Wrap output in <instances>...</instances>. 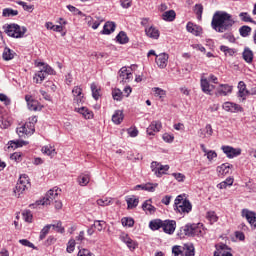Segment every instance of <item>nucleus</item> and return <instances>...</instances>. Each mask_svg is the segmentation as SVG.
<instances>
[{
  "mask_svg": "<svg viewBox=\"0 0 256 256\" xmlns=\"http://www.w3.org/2000/svg\"><path fill=\"white\" fill-rule=\"evenodd\" d=\"M115 22L108 21L105 23L103 30L101 31L102 35H111L115 31L116 28Z\"/></svg>",
  "mask_w": 256,
  "mask_h": 256,
  "instance_id": "nucleus-20",
  "label": "nucleus"
},
{
  "mask_svg": "<svg viewBox=\"0 0 256 256\" xmlns=\"http://www.w3.org/2000/svg\"><path fill=\"white\" fill-rule=\"evenodd\" d=\"M222 107H223L224 111H228L230 113L243 112V107H241V105L235 104L233 102H225Z\"/></svg>",
  "mask_w": 256,
  "mask_h": 256,
  "instance_id": "nucleus-10",
  "label": "nucleus"
},
{
  "mask_svg": "<svg viewBox=\"0 0 256 256\" xmlns=\"http://www.w3.org/2000/svg\"><path fill=\"white\" fill-rule=\"evenodd\" d=\"M2 15L4 17H16V15H19V11L13 10L11 8H5L3 9Z\"/></svg>",
  "mask_w": 256,
  "mask_h": 256,
  "instance_id": "nucleus-33",
  "label": "nucleus"
},
{
  "mask_svg": "<svg viewBox=\"0 0 256 256\" xmlns=\"http://www.w3.org/2000/svg\"><path fill=\"white\" fill-rule=\"evenodd\" d=\"M124 116H123V111L121 110H116L114 115H112V121L115 123V125H121L123 122Z\"/></svg>",
  "mask_w": 256,
  "mask_h": 256,
  "instance_id": "nucleus-23",
  "label": "nucleus"
},
{
  "mask_svg": "<svg viewBox=\"0 0 256 256\" xmlns=\"http://www.w3.org/2000/svg\"><path fill=\"white\" fill-rule=\"evenodd\" d=\"M37 105H38L37 101L31 100V102L28 103V109L30 111H37Z\"/></svg>",
  "mask_w": 256,
  "mask_h": 256,
  "instance_id": "nucleus-60",
  "label": "nucleus"
},
{
  "mask_svg": "<svg viewBox=\"0 0 256 256\" xmlns=\"http://www.w3.org/2000/svg\"><path fill=\"white\" fill-rule=\"evenodd\" d=\"M72 95L74 96V103H76V105H83L85 100H83V89H81V87L75 86L72 89Z\"/></svg>",
  "mask_w": 256,
  "mask_h": 256,
  "instance_id": "nucleus-9",
  "label": "nucleus"
},
{
  "mask_svg": "<svg viewBox=\"0 0 256 256\" xmlns=\"http://www.w3.org/2000/svg\"><path fill=\"white\" fill-rule=\"evenodd\" d=\"M66 251L67 253H73L75 251V240H69Z\"/></svg>",
  "mask_w": 256,
  "mask_h": 256,
  "instance_id": "nucleus-53",
  "label": "nucleus"
},
{
  "mask_svg": "<svg viewBox=\"0 0 256 256\" xmlns=\"http://www.w3.org/2000/svg\"><path fill=\"white\" fill-rule=\"evenodd\" d=\"M220 51L224 53V55H229L230 57H233L237 51L233 48H229L228 46H220Z\"/></svg>",
  "mask_w": 256,
  "mask_h": 256,
  "instance_id": "nucleus-32",
  "label": "nucleus"
},
{
  "mask_svg": "<svg viewBox=\"0 0 256 256\" xmlns=\"http://www.w3.org/2000/svg\"><path fill=\"white\" fill-rule=\"evenodd\" d=\"M58 191H61V189L57 187L50 189L42 200L36 201V204L30 205V207H35V205H51V201L57 199L59 195Z\"/></svg>",
  "mask_w": 256,
  "mask_h": 256,
  "instance_id": "nucleus-4",
  "label": "nucleus"
},
{
  "mask_svg": "<svg viewBox=\"0 0 256 256\" xmlns=\"http://www.w3.org/2000/svg\"><path fill=\"white\" fill-rule=\"evenodd\" d=\"M175 17H177V13H175V10H169L162 14V19L164 21H175Z\"/></svg>",
  "mask_w": 256,
  "mask_h": 256,
  "instance_id": "nucleus-28",
  "label": "nucleus"
},
{
  "mask_svg": "<svg viewBox=\"0 0 256 256\" xmlns=\"http://www.w3.org/2000/svg\"><path fill=\"white\" fill-rule=\"evenodd\" d=\"M23 219L24 221H26V223H31L33 221V214L31 213L30 210H25L22 213Z\"/></svg>",
  "mask_w": 256,
  "mask_h": 256,
  "instance_id": "nucleus-43",
  "label": "nucleus"
},
{
  "mask_svg": "<svg viewBox=\"0 0 256 256\" xmlns=\"http://www.w3.org/2000/svg\"><path fill=\"white\" fill-rule=\"evenodd\" d=\"M162 139L163 141H165V143H173V141L175 140V136L169 133H164Z\"/></svg>",
  "mask_w": 256,
  "mask_h": 256,
  "instance_id": "nucleus-51",
  "label": "nucleus"
},
{
  "mask_svg": "<svg viewBox=\"0 0 256 256\" xmlns=\"http://www.w3.org/2000/svg\"><path fill=\"white\" fill-rule=\"evenodd\" d=\"M242 217H245V219H247L248 223H250V225L256 229V214H255V212L250 211L249 209H243Z\"/></svg>",
  "mask_w": 256,
  "mask_h": 256,
  "instance_id": "nucleus-12",
  "label": "nucleus"
},
{
  "mask_svg": "<svg viewBox=\"0 0 256 256\" xmlns=\"http://www.w3.org/2000/svg\"><path fill=\"white\" fill-rule=\"evenodd\" d=\"M18 5H21L23 7L24 11H31V10H33V5H27L23 1H19Z\"/></svg>",
  "mask_w": 256,
  "mask_h": 256,
  "instance_id": "nucleus-63",
  "label": "nucleus"
},
{
  "mask_svg": "<svg viewBox=\"0 0 256 256\" xmlns=\"http://www.w3.org/2000/svg\"><path fill=\"white\" fill-rule=\"evenodd\" d=\"M116 41L120 43V45H125L129 43V37H127V33L124 31H120L119 34L116 36Z\"/></svg>",
  "mask_w": 256,
  "mask_h": 256,
  "instance_id": "nucleus-27",
  "label": "nucleus"
},
{
  "mask_svg": "<svg viewBox=\"0 0 256 256\" xmlns=\"http://www.w3.org/2000/svg\"><path fill=\"white\" fill-rule=\"evenodd\" d=\"M77 112L83 115L85 119H93V111L89 110L87 107L78 108Z\"/></svg>",
  "mask_w": 256,
  "mask_h": 256,
  "instance_id": "nucleus-26",
  "label": "nucleus"
},
{
  "mask_svg": "<svg viewBox=\"0 0 256 256\" xmlns=\"http://www.w3.org/2000/svg\"><path fill=\"white\" fill-rule=\"evenodd\" d=\"M200 86L203 93H205L206 95H211V92L213 91V89L211 88V84H209V80H207V78H204V77L201 78Z\"/></svg>",
  "mask_w": 256,
  "mask_h": 256,
  "instance_id": "nucleus-18",
  "label": "nucleus"
},
{
  "mask_svg": "<svg viewBox=\"0 0 256 256\" xmlns=\"http://www.w3.org/2000/svg\"><path fill=\"white\" fill-rule=\"evenodd\" d=\"M92 97L95 101L99 100V90L97 89V85L95 83L91 84Z\"/></svg>",
  "mask_w": 256,
  "mask_h": 256,
  "instance_id": "nucleus-50",
  "label": "nucleus"
},
{
  "mask_svg": "<svg viewBox=\"0 0 256 256\" xmlns=\"http://www.w3.org/2000/svg\"><path fill=\"white\" fill-rule=\"evenodd\" d=\"M154 93L156 97H159L160 99H163L165 97V90L161 88H154Z\"/></svg>",
  "mask_w": 256,
  "mask_h": 256,
  "instance_id": "nucleus-56",
  "label": "nucleus"
},
{
  "mask_svg": "<svg viewBox=\"0 0 256 256\" xmlns=\"http://www.w3.org/2000/svg\"><path fill=\"white\" fill-rule=\"evenodd\" d=\"M42 153H44V155H48V157H55V155H57L55 148L51 145L42 147Z\"/></svg>",
  "mask_w": 256,
  "mask_h": 256,
  "instance_id": "nucleus-29",
  "label": "nucleus"
},
{
  "mask_svg": "<svg viewBox=\"0 0 256 256\" xmlns=\"http://www.w3.org/2000/svg\"><path fill=\"white\" fill-rule=\"evenodd\" d=\"M242 57L246 63H253V51L249 48H244Z\"/></svg>",
  "mask_w": 256,
  "mask_h": 256,
  "instance_id": "nucleus-25",
  "label": "nucleus"
},
{
  "mask_svg": "<svg viewBox=\"0 0 256 256\" xmlns=\"http://www.w3.org/2000/svg\"><path fill=\"white\" fill-rule=\"evenodd\" d=\"M194 13L197 15V19L201 21L203 17V5L196 4L194 7Z\"/></svg>",
  "mask_w": 256,
  "mask_h": 256,
  "instance_id": "nucleus-39",
  "label": "nucleus"
},
{
  "mask_svg": "<svg viewBox=\"0 0 256 256\" xmlns=\"http://www.w3.org/2000/svg\"><path fill=\"white\" fill-rule=\"evenodd\" d=\"M186 29L188 33H192V35H195L196 37L201 35V27L193 24L192 22H188L186 25Z\"/></svg>",
  "mask_w": 256,
  "mask_h": 256,
  "instance_id": "nucleus-21",
  "label": "nucleus"
},
{
  "mask_svg": "<svg viewBox=\"0 0 256 256\" xmlns=\"http://www.w3.org/2000/svg\"><path fill=\"white\" fill-rule=\"evenodd\" d=\"M27 127H29V124H25L19 128H17L18 135H29L31 131L27 130Z\"/></svg>",
  "mask_w": 256,
  "mask_h": 256,
  "instance_id": "nucleus-48",
  "label": "nucleus"
},
{
  "mask_svg": "<svg viewBox=\"0 0 256 256\" xmlns=\"http://www.w3.org/2000/svg\"><path fill=\"white\" fill-rule=\"evenodd\" d=\"M239 33L241 37H249L251 35V27L244 25L239 28Z\"/></svg>",
  "mask_w": 256,
  "mask_h": 256,
  "instance_id": "nucleus-36",
  "label": "nucleus"
},
{
  "mask_svg": "<svg viewBox=\"0 0 256 256\" xmlns=\"http://www.w3.org/2000/svg\"><path fill=\"white\" fill-rule=\"evenodd\" d=\"M223 153L228 157V159H233L234 157H239L241 155V148H233L231 146H222Z\"/></svg>",
  "mask_w": 256,
  "mask_h": 256,
  "instance_id": "nucleus-7",
  "label": "nucleus"
},
{
  "mask_svg": "<svg viewBox=\"0 0 256 256\" xmlns=\"http://www.w3.org/2000/svg\"><path fill=\"white\" fill-rule=\"evenodd\" d=\"M29 184V176L27 174H22L19 178L18 183L16 184V189L14 190V193H18V195H21L25 189H27Z\"/></svg>",
  "mask_w": 256,
  "mask_h": 256,
  "instance_id": "nucleus-6",
  "label": "nucleus"
},
{
  "mask_svg": "<svg viewBox=\"0 0 256 256\" xmlns=\"http://www.w3.org/2000/svg\"><path fill=\"white\" fill-rule=\"evenodd\" d=\"M169 61V54L167 53H161L159 55H156V64L160 69H165L167 67V63Z\"/></svg>",
  "mask_w": 256,
  "mask_h": 256,
  "instance_id": "nucleus-14",
  "label": "nucleus"
},
{
  "mask_svg": "<svg viewBox=\"0 0 256 256\" xmlns=\"http://www.w3.org/2000/svg\"><path fill=\"white\" fill-rule=\"evenodd\" d=\"M45 77H47V74L45 73V71H43V69H41L34 76V81H36V83H41L42 81H45Z\"/></svg>",
  "mask_w": 256,
  "mask_h": 256,
  "instance_id": "nucleus-37",
  "label": "nucleus"
},
{
  "mask_svg": "<svg viewBox=\"0 0 256 256\" xmlns=\"http://www.w3.org/2000/svg\"><path fill=\"white\" fill-rule=\"evenodd\" d=\"M207 219H209V221H211L212 223H216L217 221V215L215 214L214 211H210V212H207V215H206Z\"/></svg>",
  "mask_w": 256,
  "mask_h": 256,
  "instance_id": "nucleus-55",
  "label": "nucleus"
},
{
  "mask_svg": "<svg viewBox=\"0 0 256 256\" xmlns=\"http://www.w3.org/2000/svg\"><path fill=\"white\" fill-rule=\"evenodd\" d=\"M53 229L57 231V233H65V228L63 227V224L61 221H58L56 224H50Z\"/></svg>",
  "mask_w": 256,
  "mask_h": 256,
  "instance_id": "nucleus-47",
  "label": "nucleus"
},
{
  "mask_svg": "<svg viewBox=\"0 0 256 256\" xmlns=\"http://www.w3.org/2000/svg\"><path fill=\"white\" fill-rule=\"evenodd\" d=\"M235 25L233 16L225 11H216L212 17L211 27L216 33H225V31H231V28Z\"/></svg>",
  "mask_w": 256,
  "mask_h": 256,
  "instance_id": "nucleus-1",
  "label": "nucleus"
},
{
  "mask_svg": "<svg viewBox=\"0 0 256 256\" xmlns=\"http://www.w3.org/2000/svg\"><path fill=\"white\" fill-rule=\"evenodd\" d=\"M174 207L175 210L181 214L191 213V210L193 209L191 202L188 199H184L182 195L176 197Z\"/></svg>",
  "mask_w": 256,
  "mask_h": 256,
  "instance_id": "nucleus-3",
  "label": "nucleus"
},
{
  "mask_svg": "<svg viewBox=\"0 0 256 256\" xmlns=\"http://www.w3.org/2000/svg\"><path fill=\"white\" fill-rule=\"evenodd\" d=\"M38 65H41V67H43L42 71H44L46 75H55V70H53L51 66L45 65L43 62L38 63Z\"/></svg>",
  "mask_w": 256,
  "mask_h": 256,
  "instance_id": "nucleus-38",
  "label": "nucleus"
},
{
  "mask_svg": "<svg viewBox=\"0 0 256 256\" xmlns=\"http://www.w3.org/2000/svg\"><path fill=\"white\" fill-rule=\"evenodd\" d=\"M19 243L24 247H30V249H35V245L27 239H21L19 240Z\"/></svg>",
  "mask_w": 256,
  "mask_h": 256,
  "instance_id": "nucleus-54",
  "label": "nucleus"
},
{
  "mask_svg": "<svg viewBox=\"0 0 256 256\" xmlns=\"http://www.w3.org/2000/svg\"><path fill=\"white\" fill-rule=\"evenodd\" d=\"M159 186V184L155 183H147L144 184V191H149V193H154L155 189H157V187Z\"/></svg>",
  "mask_w": 256,
  "mask_h": 256,
  "instance_id": "nucleus-44",
  "label": "nucleus"
},
{
  "mask_svg": "<svg viewBox=\"0 0 256 256\" xmlns=\"http://www.w3.org/2000/svg\"><path fill=\"white\" fill-rule=\"evenodd\" d=\"M229 249V246H227L226 244H217L216 245V251L214 252V256H233V254H231V252H227V250Z\"/></svg>",
  "mask_w": 256,
  "mask_h": 256,
  "instance_id": "nucleus-13",
  "label": "nucleus"
},
{
  "mask_svg": "<svg viewBox=\"0 0 256 256\" xmlns=\"http://www.w3.org/2000/svg\"><path fill=\"white\" fill-rule=\"evenodd\" d=\"M10 159H12V161H16V163H19L21 161V152L11 154Z\"/></svg>",
  "mask_w": 256,
  "mask_h": 256,
  "instance_id": "nucleus-59",
  "label": "nucleus"
},
{
  "mask_svg": "<svg viewBox=\"0 0 256 256\" xmlns=\"http://www.w3.org/2000/svg\"><path fill=\"white\" fill-rule=\"evenodd\" d=\"M229 93H233V86L229 84H220V88L217 89L216 95L227 97Z\"/></svg>",
  "mask_w": 256,
  "mask_h": 256,
  "instance_id": "nucleus-15",
  "label": "nucleus"
},
{
  "mask_svg": "<svg viewBox=\"0 0 256 256\" xmlns=\"http://www.w3.org/2000/svg\"><path fill=\"white\" fill-rule=\"evenodd\" d=\"M128 249H130V251H135V249H137V242L130 240L127 244Z\"/></svg>",
  "mask_w": 256,
  "mask_h": 256,
  "instance_id": "nucleus-62",
  "label": "nucleus"
},
{
  "mask_svg": "<svg viewBox=\"0 0 256 256\" xmlns=\"http://www.w3.org/2000/svg\"><path fill=\"white\" fill-rule=\"evenodd\" d=\"M90 177L89 174H82L78 177V182L81 187H85L86 185H89Z\"/></svg>",
  "mask_w": 256,
  "mask_h": 256,
  "instance_id": "nucleus-31",
  "label": "nucleus"
},
{
  "mask_svg": "<svg viewBox=\"0 0 256 256\" xmlns=\"http://www.w3.org/2000/svg\"><path fill=\"white\" fill-rule=\"evenodd\" d=\"M149 201H151V200H146L142 204V209H143V211H149V213H155V206L149 204Z\"/></svg>",
  "mask_w": 256,
  "mask_h": 256,
  "instance_id": "nucleus-41",
  "label": "nucleus"
},
{
  "mask_svg": "<svg viewBox=\"0 0 256 256\" xmlns=\"http://www.w3.org/2000/svg\"><path fill=\"white\" fill-rule=\"evenodd\" d=\"M112 97L115 101H121L123 99V92L119 89H115L112 91Z\"/></svg>",
  "mask_w": 256,
  "mask_h": 256,
  "instance_id": "nucleus-46",
  "label": "nucleus"
},
{
  "mask_svg": "<svg viewBox=\"0 0 256 256\" xmlns=\"http://www.w3.org/2000/svg\"><path fill=\"white\" fill-rule=\"evenodd\" d=\"M239 17L241 18V21H244V23H256V21H254L247 12H241Z\"/></svg>",
  "mask_w": 256,
  "mask_h": 256,
  "instance_id": "nucleus-34",
  "label": "nucleus"
},
{
  "mask_svg": "<svg viewBox=\"0 0 256 256\" xmlns=\"http://www.w3.org/2000/svg\"><path fill=\"white\" fill-rule=\"evenodd\" d=\"M3 59L5 61H11V59H13V54L11 52V49L9 48H5L4 52H3Z\"/></svg>",
  "mask_w": 256,
  "mask_h": 256,
  "instance_id": "nucleus-49",
  "label": "nucleus"
},
{
  "mask_svg": "<svg viewBox=\"0 0 256 256\" xmlns=\"http://www.w3.org/2000/svg\"><path fill=\"white\" fill-rule=\"evenodd\" d=\"M172 253L174 256H183V251H181V246H174L172 248Z\"/></svg>",
  "mask_w": 256,
  "mask_h": 256,
  "instance_id": "nucleus-58",
  "label": "nucleus"
},
{
  "mask_svg": "<svg viewBox=\"0 0 256 256\" xmlns=\"http://www.w3.org/2000/svg\"><path fill=\"white\" fill-rule=\"evenodd\" d=\"M145 33L150 39H159V29L155 28L154 26H150L148 28L146 27Z\"/></svg>",
  "mask_w": 256,
  "mask_h": 256,
  "instance_id": "nucleus-19",
  "label": "nucleus"
},
{
  "mask_svg": "<svg viewBox=\"0 0 256 256\" xmlns=\"http://www.w3.org/2000/svg\"><path fill=\"white\" fill-rule=\"evenodd\" d=\"M51 230V224L46 225L40 232V240L43 241L45 237L49 234V231Z\"/></svg>",
  "mask_w": 256,
  "mask_h": 256,
  "instance_id": "nucleus-45",
  "label": "nucleus"
},
{
  "mask_svg": "<svg viewBox=\"0 0 256 256\" xmlns=\"http://www.w3.org/2000/svg\"><path fill=\"white\" fill-rule=\"evenodd\" d=\"M156 176L161 177L162 175H165V171H169V165H161L156 170Z\"/></svg>",
  "mask_w": 256,
  "mask_h": 256,
  "instance_id": "nucleus-42",
  "label": "nucleus"
},
{
  "mask_svg": "<svg viewBox=\"0 0 256 256\" xmlns=\"http://www.w3.org/2000/svg\"><path fill=\"white\" fill-rule=\"evenodd\" d=\"M238 97L242 99V101H245L247 95H249V90H247V85H245V82L240 81L238 83Z\"/></svg>",
  "mask_w": 256,
  "mask_h": 256,
  "instance_id": "nucleus-17",
  "label": "nucleus"
},
{
  "mask_svg": "<svg viewBox=\"0 0 256 256\" xmlns=\"http://www.w3.org/2000/svg\"><path fill=\"white\" fill-rule=\"evenodd\" d=\"M181 235H187L188 237H195L201 235V227L197 224H187L180 229Z\"/></svg>",
  "mask_w": 256,
  "mask_h": 256,
  "instance_id": "nucleus-5",
  "label": "nucleus"
},
{
  "mask_svg": "<svg viewBox=\"0 0 256 256\" xmlns=\"http://www.w3.org/2000/svg\"><path fill=\"white\" fill-rule=\"evenodd\" d=\"M121 3V7H123V9H129V7H131L133 0H120Z\"/></svg>",
  "mask_w": 256,
  "mask_h": 256,
  "instance_id": "nucleus-57",
  "label": "nucleus"
},
{
  "mask_svg": "<svg viewBox=\"0 0 256 256\" xmlns=\"http://www.w3.org/2000/svg\"><path fill=\"white\" fill-rule=\"evenodd\" d=\"M223 39H227V41H229V43H235V36H233L231 33H225L222 36Z\"/></svg>",
  "mask_w": 256,
  "mask_h": 256,
  "instance_id": "nucleus-61",
  "label": "nucleus"
},
{
  "mask_svg": "<svg viewBox=\"0 0 256 256\" xmlns=\"http://www.w3.org/2000/svg\"><path fill=\"white\" fill-rule=\"evenodd\" d=\"M118 75V81H120V83H129V79L133 77V74L127 70V67H122Z\"/></svg>",
  "mask_w": 256,
  "mask_h": 256,
  "instance_id": "nucleus-11",
  "label": "nucleus"
},
{
  "mask_svg": "<svg viewBox=\"0 0 256 256\" xmlns=\"http://www.w3.org/2000/svg\"><path fill=\"white\" fill-rule=\"evenodd\" d=\"M161 127V121H153L146 130L147 134L155 135V133H159V131H161Z\"/></svg>",
  "mask_w": 256,
  "mask_h": 256,
  "instance_id": "nucleus-16",
  "label": "nucleus"
},
{
  "mask_svg": "<svg viewBox=\"0 0 256 256\" xmlns=\"http://www.w3.org/2000/svg\"><path fill=\"white\" fill-rule=\"evenodd\" d=\"M5 33L14 39H21L25 37V34L27 33V27H21L19 24H8L6 26Z\"/></svg>",
  "mask_w": 256,
  "mask_h": 256,
  "instance_id": "nucleus-2",
  "label": "nucleus"
},
{
  "mask_svg": "<svg viewBox=\"0 0 256 256\" xmlns=\"http://www.w3.org/2000/svg\"><path fill=\"white\" fill-rule=\"evenodd\" d=\"M149 227L152 231H158V229H163V220L155 219L150 221Z\"/></svg>",
  "mask_w": 256,
  "mask_h": 256,
  "instance_id": "nucleus-24",
  "label": "nucleus"
},
{
  "mask_svg": "<svg viewBox=\"0 0 256 256\" xmlns=\"http://www.w3.org/2000/svg\"><path fill=\"white\" fill-rule=\"evenodd\" d=\"M127 131L130 137H137L139 135V130H137V128H129Z\"/></svg>",
  "mask_w": 256,
  "mask_h": 256,
  "instance_id": "nucleus-64",
  "label": "nucleus"
},
{
  "mask_svg": "<svg viewBox=\"0 0 256 256\" xmlns=\"http://www.w3.org/2000/svg\"><path fill=\"white\" fill-rule=\"evenodd\" d=\"M185 256H195V247L193 244H185Z\"/></svg>",
  "mask_w": 256,
  "mask_h": 256,
  "instance_id": "nucleus-35",
  "label": "nucleus"
},
{
  "mask_svg": "<svg viewBox=\"0 0 256 256\" xmlns=\"http://www.w3.org/2000/svg\"><path fill=\"white\" fill-rule=\"evenodd\" d=\"M97 205H99L100 207H107L109 205H111V200L105 198V199H98L97 200Z\"/></svg>",
  "mask_w": 256,
  "mask_h": 256,
  "instance_id": "nucleus-52",
  "label": "nucleus"
},
{
  "mask_svg": "<svg viewBox=\"0 0 256 256\" xmlns=\"http://www.w3.org/2000/svg\"><path fill=\"white\" fill-rule=\"evenodd\" d=\"M233 165L229 163H224L221 166L217 167V172L219 175H229V171H231Z\"/></svg>",
  "mask_w": 256,
  "mask_h": 256,
  "instance_id": "nucleus-22",
  "label": "nucleus"
},
{
  "mask_svg": "<svg viewBox=\"0 0 256 256\" xmlns=\"http://www.w3.org/2000/svg\"><path fill=\"white\" fill-rule=\"evenodd\" d=\"M128 209H135L139 205V198H136L135 196H132L130 198L126 199Z\"/></svg>",
  "mask_w": 256,
  "mask_h": 256,
  "instance_id": "nucleus-30",
  "label": "nucleus"
},
{
  "mask_svg": "<svg viewBox=\"0 0 256 256\" xmlns=\"http://www.w3.org/2000/svg\"><path fill=\"white\" fill-rule=\"evenodd\" d=\"M121 223L123 227H133V225H135V220H133V218L124 217L122 218Z\"/></svg>",
  "mask_w": 256,
  "mask_h": 256,
  "instance_id": "nucleus-40",
  "label": "nucleus"
},
{
  "mask_svg": "<svg viewBox=\"0 0 256 256\" xmlns=\"http://www.w3.org/2000/svg\"><path fill=\"white\" fill-rule=\"evenodd\" d=\"M177 227V222L175 220H164L162 229L164 233H167V235H173L175 233V229Z\"/></svg>",
  "mask_w": 256,
  "mask_h": 256,
  "instance_id": "nucleus-8",
  "label": "nucleus"
}]
</instances>
